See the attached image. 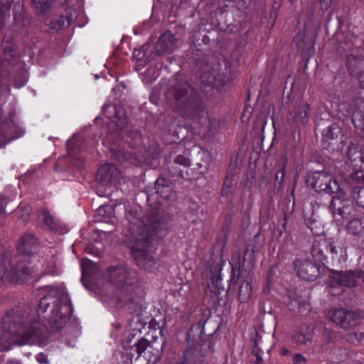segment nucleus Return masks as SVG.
Instances as JSON below:
<instances>
[{
    "instance_id": "f257e3e1",
    "label": "nucleus",
    "mask_w": 364,
    "mask_h": 364,
    "mask_svg": "<svg viewBox=\"0 0 364 364\" xmlns=\"http://www.w3.org/2000/svg\"><path fill=\"white\" fill-rule=\"evenodd\" d=\"M45 326L31 321L25 307L17 306L9 311L2 318L0 331V351L8 350L12 344L18 346L38 343Z\"/></svg>"
},
{
    "instance_id": "f03ea898",
    "label": "nucleus",
    "mask_w": 364,
    "mask_h": 364,
    "mask_svg": "<svg viewBox=\"0 0 364 364\" xmlns=\"http://www.w3.org/2000/svg\"><path fill=\"white\" fill-rule=\"evenodd\" d=\"M127 219L129 227L125 235L134 259L139 267L151 271L156 262L147 251L149 237L147 226L143 220L132 213L127 215Z\"/></svg>"
},
{
    "instance_id": "7ed1b4c3",
    "label": "nucleus",
    "mask_w": 364,
    "mask_h": 364,
    "mask_svg": "<svg viewBox=\"0 0 364 364\" xmlns=\"http://www.w3.org/2000/svg\"><path fill=\"white\" fill-rule=\"evenodd\" d=\"M46 294L39 301L37 314L48 320L53 328L59 330L66 323L70 311L68 295L50 287L42 288Z\"/></svg>"
},
{
    "instance_id": "20e7f679",
    "label": "nucleus",
    "mask_w": 364,
    "mask_h": 364,
    "mask_svg": "<svg viewBox=\"0 0 364 364\" xmlns=\"http://www.w3.org/2000/svg\"><path fill=\"white\" fill-rule=\"evenodd\" d=\"M307 183L316 191H326L328 193H337L330 203L333 214H338L343 218H348L350 214L349 201L344 192H339L341 188L333 176L326 171L315 172L309 175Z\"/></svg>"
},
{
    "instance_id": "39448f33",
    "label": "nucleus",
    "mask_w": 364,
    "mask_h": 364,
    "mask_svg": "<svg viewBox=\"0 0 364 364\" xmlns=\"http://www.w3.org/2000/svg\"><path fill=\"white\" fill-rule=\"evenodd\" d=\"M109 281L115 287L117 301L129 304L138 299L140 288L136 274L124 267L110 268Z\"/></svg>"
},
{
    "instance_id": "423d86ee",
    "label": "nucleus",
    "mask_w": 364,
    "mask_h": 364,
    "mask_svg": "<svg viewBox=\"0 0 364 364\" xmlns=\"http://www.w3.org/2000/svg\"><path fill=\"white\" fill-rule=\"evenodd\" d=\"M163 348L164 343L149 342L147 339L141 338L131 348L132 355L134 352L137 354L132 364H156L162 355Z\"/></svg>"
},
{
    "instance_id": "0eeeda50",
    "label": "nucleus",
    "mask_w": 364,
    "mask_h": 364,
    "mask_svg": "<svg viewBox=\"0 0 364 364\" xmlns=\"http://www.w3.org/2000/svg\"><path fill=\"white\" fill-rule=\"evenodd\" d=\"M32 275L30 268L26 267L25 262L11 260L9 258H4L0 261V287L5 280L8 279L11 283H23L29 276Z\"/></svg>"
},
{
    "instance_id": "6e6552de",
    "label": "nucleus",
    "mask_w": 364,
    "mask_h": 364,
    "mask_svg": "<svg viewBox=\"0 0 364 364\" xmlns=\"http://www.w3.org/2000/svg\"><path fill=\"white\" fill-rule=\"evenodd\" d=\"M193 90L188 82L176 85L168 92L171 107L175 110L188 107L192 102Z\"/></svg>"
},
{
    "instance_id": "1a4fd4ad",
    "label": "nucleus",
    "mask_w": 364,
    "mask_h": 364,
    "mask_svg": "<svg viewBox=\"0 0 364 364\" xmlns=\"http://www.w3.org/2000/svg\"><path fill=\"white\" fill-rule=\"evenodd\" d=\"M38 246V243L34 236L31 234H26L24 235L18 244V250L22 254L25 255V258L22 259H18V261L25 262L26 264V267L30 268L32 274L35 272L36 270H39V265L34 264L31 267H28V264H31V263L35 262L36 261H38V257L33 255L31 258L28 257L29 255H31L33 251H34ZM17 261L16 259H15Z\"/></svg>"
},
{
    "instance_id": "9d476101",
    "label": "nucleus",
    "mask_w": 364,
    "mask_h": 364,
    "mask_svg": "<svg viewBox=\"0 0 364 364\" xmlns=\"http://www.w3.org/2000/svg\"><path fill=\"white\" fill-rule=\"evenodd\" d=\"M119 176L118 169L111 164L102 165L98 170L96 178L97 180V191L100 196H105V186L109 187Z\"/></svg>"
},
{
    "instance_id": "9b49d317",
    "label": "nucleus",
    "mask_w": 364,
    "mask_h": 364,
    "mask_svg": "<svg viewBox=\"0 0 364 364\" xmlns=\"http://www.w3.org/2000/svg\"><path fill=\"white\" fill-rule=\"evenodd\" d=\"M327 316L332 322L345 329L350 328L359 322V315L357 313L343 309L331 310Z\"/></svg>"
},
{
    "instance_id": "f8f14e48",
    "label": "nucleus",
    "mask_w": 364,
    "mask_h": 364,
    "mask_svg": "<svg viewBox=\"0 0 364 364\" xmlns=\"http://www.w3.org/2000/svg\"><path fill=\"white\" fill-rule=\"evenodd\" d=\"M297 275L304 280L313 281L318 275V267L309 259H299L294 262Z\"/></svg>"
},
{
    "instance_id": "ddd939ff",
    "label": "nucleus",
    "mask_w": 364,
    "mask_h": 364,
    "mask_svg": "<svg viewBox=\"0 0 364 364\" xmlns=\"http://www.w3.org/2000/svg\"><path fill=\"white\" fill-rule=\"evenodd\" d=\"M330 277L332 283L334 284L350 287L355 286L356 277H363L364 280V272L359 271L355 274L353 272L335 271L332 272Z\"/></svg>"
},
{
    "instance_id": "4468645a",
    "label": "nucleus",
    "mask_w": 364,
    "mask_h": 364,
    "mask_svg": "<svg viewBox=\"0 0 364 364\" xmlns=\"http://www.w3.org/2000/svg\"><path fill=\"white\" fill-rule=\"evenodd\" d=\"M314 330L311 326L302 324L299 326L292 335V341L296 346L306 345L312 340Z\"/></svg>"
},
{
    "instance_id": "2eb2a0df",
    "label": "nucleus",
    "mask_w": 364,
    "mask_h": 364,
    "mask_svg": "<svg viewBox=\"0 0 364 364\" xmlns=\"http://www.w3.org/2000/svg\"><path fill=\"white\" fill-rule=\"evenodd\" d=\"M200 134L203 136L210 135L218 131L220 127V122L208 114H203L200 119Z\"/></svg>"
},
{
    "instance_id": "dca6fc26",
    "label": "nucleus",
    "mask_w": 364,
    "mask_h": 364,
    "mask_svg": "<svg viewBox=\"0 0 364 364\" xmlns=\"http://www.w3.org/2000/svg\"><path fill=\"white\" fill-rule=\"evenodd\" d=\"M200 81L205 87H215L219 90L225 84V80L218 73L204 72L200 75Z\"/></svg>"
},
{
    "instance_id": "f3484780",
    "label": "nucleus",
    "mask_w": 364,
    "mask_h": 364,
    "mask_svg": "<svg viewBox=\"0 0 364 364\" xmlns=\"http://www.w3.org/2000/svg\"><path fill=\"white\" fill-rule=\"evenodd\" d=\"M328 242L326 240H321L314 242L312 248V255L316 259L323 264L328 263Z\"/></svg>"
},
{
    "instance_id": "a211bd4d",
    "label": "nucleus",
    "mask_w": 364,
    "mask_h": 364,
    "mask_svg": "<svg viewBox=\"0 0 364 364\" xmlns=\"http://www.w3.org/2000/svg\"><path fill=\"white\" fill-rule=\"evenodd\" d=\"M156 193L164 199L173 200L176 198V193L168 186V182L164 178L156 180L155 184Z\"/></svg>"
},
{
    "instance_id": "6ab92c4d",
    "label": "nucleus",
    "mask_w": 364,
    "mask_h": 364,
    "mask_svg": "<svg viewBox=\"0 0 364 364\" xmlns=\"http://www.w3.org/2000/svg\"><path fill=\"white\" fill-rule=\"evenodd\" d=\"M328 253L326 255H330V258L332 263H341V262H344L347 259V251L346 248L340 246L335 245L328 242Z\"/></svg>"
},
{
    "instance_id": "aec40b11",
    "label": "nucleus",
    "mask_w": 364,
    "mask_h": 364,
    "mask_svg": "<svg viewBox=\"0 0 364 364\" xmlns=\"http://www.w3.org/2000/svg\"><path fill=\"white\" fill-rule=\"evenodd\" d=\"M172 36L170 33L162 35L156 42L155 53L161 55L171 48Z\"/></svg>"
},
{
    "instance_id": "412c9836",
    "label": "nucleus",
    "mask_w": 364,
    "mask_h": 364,
    "mask_svg": "<svg viewBox=\"0 0 364 364\" xmlns=\"http://www.w3.org/2000/svg\"><path fill=\"white\" fill-rule=\"evenodd\" d=\"M348 157L352 166H358V162H364V148L358 151L355 145H350L348 149Z\"/></svg>"
},
{
    "instance_id": "4be33fe9",
    "label": "nucleus",
    "mask_w": 364,
    "mask_h": 364,
    "mask_svg": "<svg viewBox=\"0 0 364 364\" xmlns=\"http://www.w3.org/2000/svg\"><path fill=\"white\" fill-rule=\"evenodd\" d=\"M38 220L40 224L45 228L55 230L57 228L56 221L47 210L41 212L38 216Z\"/></svg>"
},
{
    "instance_id": "5701e85b",
    "label": "nucleus",
    "mask_w": 364,
    "mask_h": 364,
    "mask_svg": "<svg viewBox=\"0 0 364 364\" xmlns=\"http://www.w3.org/2000/svg\"><path fill=\"white\" fill-rule=\"evenodd\" d=\"M309 106L307 104H302L294 111V117L296 123L304 124L307 120Z\"/></svg>"
},
{
    "instance_id": "b1692460",
    "label": "nucleus",
    "mask_w": 364,
    "mask_h": 364,
    "mask_svg": "<svg viewBox=\"0 0 364 364\" xmlns=\"http://www.w3.org/2000/svg\"><path fill=\"white\" fill-rule=\"evenodd\" d=\"M252 287L248 282H243L240 284L238 292V298L241 302L247 301L251 296Z\"/></svg>"
},
{
    "instance_id": "393cba45",
    "label": "nucleus",
    "mask_w": 364,
    "mask_h": 364,
    "mask_svg": "<svg viewBox=\"0 0 364 364\" xmlns=\"http://www.w3.org/2000/svg\"><path fill=\"white\" fill-rule=\"evenodd\" d=\"M347 230L350 234L360 236L363 232L364 228L360 220L354 219L348 224Z\"/></svg>"
},
{
    "instance_id": "a878e982",
    "label": "nucleus",
    "mask_w": 364,
    "mask_h": 364,
    "mask_svg": "<svg viewBox=\"0 0 364 364\" xmlns=\"http://www.w3.org/2000/svg\"><path fill=\"white\" fill-rule=\"evenodd\" d=\"M67 0H62L61 4L66 2ZM53 0H33V4L38 13L46 12L50 6Z\"/></svg>"
},
{
    "instance_id": "bb28decb",
    "label": "nucleus",
    "mask_w": 364,
    "mask_h": 364,
    "mask_svg": "<svg viewBox=\"0 0 364 364\" xmlns=\"http://www.w3.org/2000/svg\"><path fill=\"white\" fill-rule=\"evenodd\" d=\"M287 157L282 156L279 159L277 164L278 171L276 173L275 180L279 184H281L284 180V170H285V166L287 164Z\"/></svg>"
},
{
    "instance_id": "cd10ccee",
    "label": "nucleus",
    "mask_w": 364,
    "mask_h": 364,
    "mask_svg": "<svg viewBox=\"0 0 364 364\" xmlns=\"http://www.w3.org/2000/svg\"><path fill=\"white\" fill-rule=\"evenodd\" d=\"M41 270L44 272V274H54L56 273L55 269V261L53 257L50 259L49 260H43L40 262Z\"/></svg>"
},
{
    "instance_id": "c85d7f7f",
    "label": "nucleus",
    "mask_w": 364,
    "mask_h": 364,
    "mask_svg": "<svg viewBox=\"0 0 364 364\" xmlns=\"http://www.w3.org/2000/svg\"><path fill=\"white\" fill-rule=\"evenodd\" d=\"M175 163L183 166H189L191 164L190 151L187 150L182 154L178 155L175 159Z\"/></svg>"
},
{
    "instance_id": "c756f323",
    "label": "nucleus",
    "mask_w": 364,
    "mask_h": 364,
    "mask_svg": "<svg viewBox=\"0 0 364 364\" xmlns=\"http://www.w3.org/2000/svg\"><path fill=\"white\" fill-rule=\"evenodd\" d=\"M144 76L146 81H152L159 76V72L155 68H149L145 71Z\"/></svg>"
},
{
    "instance_id": "7c9ffc66",
    "label": "nucleus",
    "mask_w": 364,
    "mask_h": 364,
    "mask_svg": "<svg viewBox=\"0 0 364 364\" xmlns=\"http://www.w3.org/2000/svg\"><path fill=\"white\" fill-rule=\"evenodd\" d=\"M335 338V334L333 332H332L330 330L325 329L322 334V339L326 343H330L333 341V338Z\"/></svg>"
},
{
    "instance_id": "2f4dec72",
    "label": "nucleus",
    "mask_w": 364,
    "mask_h": 364,
    "mask_svg": "<svg viewBox=\"0 0 364 364\" xmlns=\"http://www.w3.org/2000/svg\"><path fill=\"white\" fill-rule=\"evenodd\" d=\"M65 26V18L61 16L55 23H51L50 28L54 30H58Z\"/></svg>"
},
{
    "instance_id": "473e14b6",
    "label": "nucleus",
    "mask_w": 364,
    "mask_h": 364,
    "mask_svg": "<svg viewBox=\"0 0 364 364\" xmlns=\"http://www.w3.org/2000/svg\"><path fill=\"white\" fill-rule=\"evenodd\" d=\"M292 362L294 364H303L306 362V359L303 355L300 353H296L293 356Z\"/></svg>"
},
{
    "instance_id": "72a5a7b5",
    "label": "nucleus",
    "mask_w": 364,
    "mask_h": 364,
    "mask_svg": "<svg viewBox=\"0 0 364 364\" xmlns=\"http://www.w3.org/2000/svg\"><path fill=\"white\" fill-rule=\"evenodd\" d=\"M36 360L41 364H47V363H48V360L47 356L44 353H38L36 355Z\"/></svg>"
},
{
    "instance_id": "f704fd0d",
    "label": "nucleus",
    "mask_w": 364,
    "mask_h": 364,
    "mask_svg": "<svg viewBox=\"0 0 364 364\" xmlns=\"http://www.w3.org/2000/svg\"><path fill=\"white\" fill-rule=\"evenodd\" d=\"M25 213H23V215L21 217L23 218L24 221H28L30 218V212H31V208L30 207H25L23 210Z\"/></svg>"
},
{
    "instance_id": "c9c22d12",
    "label": "nucleus",
    "mask_w": 364,
    "mask_h": 364,
    "mask_svg": "<svg viewBox=\"0 0 364 364\" xmlns=\"http://www.w3.org/2000/svg\"><path fill=\"white\" fill-rule=\"evenodd\" d=\"M318 1L320 3V5H321V8L323 10L328 9L329 4L331 2V0H318Z\"/></svg>"
},
{
    "instance_id": "e433bc0d",
    "label": "nucleus",
    "mask_w": 364,
    "mask_h": 364,
    "mask_svg": "<svg viewBox=\"0 0 364 364\" xmlns=\"http://www.w3.org/2000/svg\"><path fill=\"white\" fill-rule=\"evenodd\" d=\"M8 141L9 140H7L6 134L5 133L1 134L0 135V149L4 147Z\"/></svg>"
},
{
    "instance_id": "4c0bfd02",
    "label": "nucleus",
    "mask_w": 364,
    "mask_h": 364,
    "mask_svg": "<svg viewBox=\"0 0 364 364\" xmlns=\"http://www.w3.org/2000/svg\"><path fill=\"white\" fill-rule=\"evenodd\" d=\"M338 128L336 125H333L332 127H329L328 129L325 131V135L328 136L330 135V133L332 130H336Z\"/></svg>"
},
{
    "instance_id": "58836bf2",
    "label": "nucleus",
    "mask_w": 364,
    "mask_h": 364,
    "mask_svg": "<svg viewBox=\"0 0 364 364\" xmlns=\"http://www.w3.org/2000/svg\"><path fill=\"white\" fill-rule=\"evenodd\" d=\"M5 207H6V203H1L0 204V212H2V213H5Z\"/></svg>"
},
{
    "instance_id": "ea45409f",
    "label": "nucleus",
    "mask_w": 364,
    "mask_h": 364,
    "mask_svg": "<svg viewBox=\"0 0 364 364\" xmlns=\"http://www.w3.org/2000/svg\"><path fill=\"white\" fill-rule=\"evenodd\" d=\"M105 212V207H100L99 209H98V213L100 215H102V213H104Z\"/></svg>"
},
{
    "instance_id": "a19ab883",
    "label": "nucleus",
    "mask_w": 364,
    "mask_h": 364,
    "mask_svg": "<svg viewBox=\"0 0 364 364\" xmlns=\"http://www.w3.org/2000/svg\"><path fill=\"white\" fill-rule=\"evenodd\" d=\"M360 237H362L361 245H362L363 247L364 248V230L362 232V234L360 235Z\"/></svg>"
},
{
    "instance_id": "79ce46f5",
    "label": "nucleus",
    "mask_w": 364,
    "mask_h": 364,
    "mask_svg": "<svg viewBox=\"0 0 364 364\" xmlns=\"http://www.w3.org/2000/svg\"><path fill=\"white\" fill-rule=\"evenodd\" d=\"M288 353V350L286 349V348H282L281 349V353L283 355H287Z\"/></svg>"
},
{
    "instance_id": "37998d69",
    "label": "nucleus",
    "mask_w": 364,
    "mask_h": 364,
    "mask_svg": "<svg viewBox=\"0 0 364 364\" xmlns=\"http://www.w3.org/2000/svg\"><path fill=\"white\" fill-rule=\"evenodd\" d=\"M257 363H262V357L260 356H257Z\"/></svg>"
},
{
    "instance_id": "c03bdc74",
    "label": "nucleus",
    "mask_w": 364,
    "mask_h": 364,
    "mask_svg": "<svg viewBox=\"0 0 364 364\" xmlns=\"http://www.w3.org/2000/svg\"><path fill=\"white\" fill-rule=\"evenodd\" d=\"M0 129H2V127H0ZM4 133H5V134H6V137H7V139H8L9 140H10V138H9V137H8V134H7V133H6V132H2L1 130H0V135H1V134H4Z\"/></svg>"
},
{
    "instance_id": "a18cd8bd",
    "label": "nucleus",
    "mask_w": 364,
    "mask_h": 364,
    "mask_svg": "<svg viewBox=\"0 0 364 364\" xmlns=\"http://www.w3.org/2000/svg\"><path fill=\"white\" fill-rule=\"evenodd\" d=\"M360 128L362 129L364 134V117L363 118L362 127Z\"/></svg>"
},
{
    "instance_id": "49530a36",
    "label": "nucleus",
    "mask_w": 364,
    "mask_h": 364,
    "mask_svg": "<svg viewBox=\"0 0 364 364\" xmlns=\"http://www.w3.org/2000/svg\"><path fill=\"white\" fill-rule=\"evenodd\" d=\"M184 287L186 288V291H189L190 290V287L189 285H185Z\"/></svg>"
},
{
    "instance_id": "de8ad7c7",
    "label": "nucleus",
    "mask_w": 364,
    "mask_h": 364,
    "mask_svg": "<svg viewBox=\"0 0 364 364\" xmlns=\"http://www.w3.org/2000/svg\"><path fill=\"white\" fill-rule=\"evenodd\" d=\"M181 290H182V289L179 290V294H180V295H181V296H186V294H183V293H181Z\"/></svg>"
},
{
    "instance_id": "09e8293b",
    "label": "nucleus",
    "mask_w": 364,
    "mask_h": 364,
    "mask_svg": "<svg viewBox=\"0 0 364 364\" xmlns=\"http://www.w3.org/2000/svg\"><path fill=\"white\" fill-rule=\"evenodd\" d=\"M355 126L356 127H359V126H360V124H355Z\"/></svg>"
},
{
    "instance_id": "8fccbe9b",
    "label": "nucleus",
    "mask_w": 364,
    "mask_h": 364,
    "mask_svg": "<svg viewBox=\"0 0 364 364\" xmlns=\"http://www.w3.org/2000/svg\"><path fill=\"white\" fill-rule=\"evenodd\" d=\"M331 139H334L333 134H332Z\"/></svg>"
},
{
    "instance_id": "3c124183",
    "label": "nucleus",
    "mask_w": 364,
    "mask_h": 364,
    "mask_svg": "<svg viewBox=\"0 0 364 364\" xmlns=\"http://www.w3.org/2000/svg\"><path fill=\"white\" fill-rule=\"evenodd\" d=\"M68 25H69V24H70V21H69V19H68Z\"/></svg>"
},
{
    "instance_id": "603ef678",
    "label": "nucleus",
    "mask_w": 364,
    "mask_h": 364,
    "mask_svg": "<svg viewBox=\"0 0 364 364\" xmlns=\"http://www.w3.org/2000/svg\"><path fill=\"white\" fill-rule=\"evenodd\" d=\"M294 0H289V1L293 2Z\"/></svg>"
}]
</instances>
